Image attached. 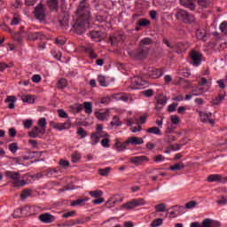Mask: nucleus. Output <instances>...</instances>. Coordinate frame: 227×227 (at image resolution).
<instances>
[{
    "mask_svg": "<svg viewBox=\"0 0 227 227\" xmlns=\"http://www.w3.org/2000/svg\"><path fill=\"white\" fill-rule=\"evenodd\" d=\"M132 84H135V86H145L146 84V81L143 80L142 77L135 76L131 80Z\"/></svg>",
    "mask_w": 227,
    "mask_h": 227,
    "instance_id": "aec40b11",
    "label": "nucleus"
},
{
    "mask_svg": "<svg viewBox=\"0 0 227 227\" xmlns=\"http://www.w3.org/2000/svg\"><path fill=\"white\" fill-rule=\"evenodd\" d=\"M98 81L99 82V86H103L104 88H107V86H109V82L106 80V76L102 74L98 75Z\"/></svg>",
    "mask_w": 227,
    "mask_h": 227,
    "instance_id": "393cba45",
    "label": "nucleus"
},
{
    "mask_svg": "<svg viewBox=\"0 0 227 227\" xmlns=\"http://www.w3.org/2000/svg\"><path fill=\"white\" fill-rule=\"evenodd\" d=\"M167 103H168V97L164 96L163 94H160L156 101L157 111H160L162 109V106H166Z\"/></svg>",
    "mask_w": 227,
    "mask_h": 227,
    "instance_id": "9b49d317",
    "label": "nucleus"
},
{
    "mask_svg": "<svg viewBox=\"0 0 227 227\" xmlns=\"http://www.w3.org/2000/svg\"><path fill=\"white\" fill-rule=\"evenodd\" d=\"M110 125H112V127H114V126L120 127L121 125V122H120V118H118V116H114Z\"/></svg>",
    "mask_w": 227,
    "mask_h": 227,
    "instance_id": "09e8293b",
    "label": "nucleus"
},
{
    "mask_svg": "<svg viewBox=\"0 0 227 227\" xmlns=\"http://www.w3.org/2000/svg\"><path fill=\"white\" fill-rule=\"evenodd\" d=\"M128 143L129 145H143V143H145V140H143L141 137H131L128 138Z\"/></svg>",
    "mask_w": 227,
    "mask_h": 227,
    "instance_id": "4be33fe9",
    "label": "nucleus"
},
{
    "mask_svg": "<svg viewBox=\"0 0 227 227\" xmlns=\"http://www.w3.org/2000/svg\"><path fill=\"white\" fill-rule=\"evenodd\" d=\"M29 40H43L45 38V35L41 32H35L28 35Z\"/></svg>",
    "mask_w": 227,
    "mask_h": 227,
    "instance_id": "412c9836",
    "label": "nucleus"
},
{
    "mask_svg": "<svg viewBox=\"0 0 227 227\" xmlns=\"http://www.w3.org/2000/svg\"><path fill=\"white\" fill-rule=\"evenodd\" d=\"M190 56L192 60V65L194 67H198L201 64V58H203V55H201V53H198V51L192 50Z\"/></svg>",
    "mask_w": 227,
    "mask_h": 227,
    "instance_id": "6e6552de",
    "label": "nucleus"
},
{
    "mask_svg": "<svg viewBox=\"0 0 227 227\" xmlns=\"http://www.w3.org/2000/svg\"><path fill=\"white\" fill-rule=\"evenodd\" d=\"M90 139H91V145H95L97 143L100 141V138L98 137V135H96L95 133L90 134Z\"/></svg>",
    "mask_w": 227,
    "mask_h": 227,
    "instance_id": "49530a36",
    "label": "nucleus"
},
{
    "mask_svg": "<svg viewBox=\"0 0 227 227\" xmlns=\"http://www.w3.org/2000/svg\"><path fill=\"white\" fill-rule=\"evenodd\" d=\"M77 134L82 139H84V137H86V136H88V132H86V130H84V129H82V128H78Z\"/></svg>",
    "mask_w": 227,
    "mask_h": 227,
    "instance_id": "5fc2aeb1",
    "label": "nucleus"
},
{
    "mask_svg": "<svg viewBox=\"0 0 227 227\" xmlns=\"http://www.w3.org/2000/svg\"><path fill=\"white\" fill-rule=\"evenodd\" d=\"M81 160V154L79 153H74L71 155V160L72 162H77L78 160Z\"/></svg>",
    "mask_w": 227,
    "mask_h": 227,
    "instance_id": "13d9d810",
    "label": "nucleus"
},
{
    "mask_svg": "<svg viewBox=\"0 0 227 227\" xmlns=\"http://www.w3.org/2000/svg\"><path fill=\"white\" fill-rule=\"evenodd\" d=\"M138 26L141 27H146L147 26H150V21L146 19H141L138 20Z\"/></svg>",
    "mask_w": 227,
    "mask_h": 227,
    "instance_id": "a18cd8bd",
    "label": "nucleus"
},
{
    "mask_svg": "<svg viewBox=\"0 0 227 227\" xmlns=\"http://www.w3.org/2000/svg\"><path fill=\"white\" fill-rule=\"evenodd\" d=\"M111 172V167H107L106 168H99L98 173L101 176H107Z\"/></svg>",
    "mask_w": 227,
    "mask_h": 227,
    "instance_id": "72a5a7b5",
    "label": "nucleus"
},
{
    "mask_svg": "<svg viewBox=\"0 0 227 227\" xmlns=\"http://www.w3.org/2000/svg\"><path fill=\"white\" fill-rule=\"evenodd\" d=\"M22 100L27 104H35V98H33L31 95L24 96Z\"/></svg>",
    "mask_w": 227,
    "mask_h": 227,
    "instance_id": "4c0bfd02",
    "label": "nucleus"
},
{
    "mask_svg": "<svg viewBox=\"0 0 227 227\" xmlns=\"http://www.w3.org/2000/svg\"><path fill=\"white\" fill-rule=\"evenodd\" d=\"M29 156H24L23 157V160H29L30 159H33V157H35V153H36V155H39V157L42 156V152H30L28 153Z\"/></svg>",
    "mask_w": 227,
    "mask_h": 227,
    "instance_id": "c03bdc74",
    "label": "nucleus"
},
{
    "mask_svg": "<svg viewBox=\"0 0 227 227\" xmlns=\"http://www.w3.org/2000/svg\"><path fill=\"white\" fill-rule=\"evenodd\" d=\"M75 14L78 18L91 20V12L90 11V4L87 0H82L78 4Z\"/></svg>",
    "mask_w": 227,
    "mask_h": 227,
    "instance_id": "f03ea898",
    "label": "nucleus"
},
{
    "mask_svg": "<svg viewBox=\"0 0 227 227\" xmlns=\"http://www.w3.org/2000/svg\"><path fill=\"white\" fill-rule=\"evenodd\" d=\"M26 184H27V182H26L25 180H21V181L18 180L14 183V187H24Z\"/></svg>",
    "mask_w": 227,
    "mask_h": 227,
    "instance_id": "69168bd1",
    "label": "nucleus"
},
{
    "mask_svg": "<svg viewBox=\"0 0 227 227\" xmlns=\"http://www.w3.org/2000/svg\"><path fill=\"white\" fill-rule=\"evenodd\" d=\"M9 150L10 152H12V153H16L17 150H19V146L17 145V143L10 144Z\"/></svg>",
    "mask_w": 227,
    "mask_h": 227,
    "instance_id": "864d4df0",
    "label": "nucleus"
},
{
    "mask_svg": "<svg viewBox=\"0 0 227 227\" xmlns=\"http://www.w3.org/2000/svg\"><path fill=\"white\" fill-rule=\"evenodd\" d=\"M152 43H153V40L150 37H145L140 41L139 46L136 51H129L128 54L137 61H143V59H146Z\"/></svg>",
    "mask_w": 227,
    "mask_h": 227,
    "instance_id": "f257e3e1",
    "label": "nucleus"
},
{
    "mask_svg": "<svg viewBox=\"0 0 227 227\" xmlns=\"http://www.w3.org/2000/svg\"><path fill=\"white\" fill-rule=\"evenodd\" d=\"M70 127H72V124L70 122V119H68L64 123H56L53 126V129H56L57 130H65V129H70Z\"/></svg>",
    "mask_w": 227,
    "mask_h": 227,
    "instance_id": "ddd939ff",
    "label": "nucleus"
},
{
    "mask_svg": "<svg viewBox=\"0 0 227 227\" xmlns=\"http://www.w3.org/2000/svg\"><path fill=\"white\" fill-rule=\"evenodd\" d=\"M145 160L148 162L150 159L146 156H135L129 159V162H131V164H135V166H139V164L145 162Z\"/></svg>",
    "mask_w": 227,
    "mask_h": 227,
    "instance_id": "9d476101",
    "label": "nucleus"
},
{
    "mask_svg": "<svg viewBox=\"0 0 227 227\" xmlns=\"http://www.w3.org/2000/svg\"><path fill=\"white\" fill-rule=\"evenodd\" d=\"M96 20L98 22H106V20H107V15L106 13H104V14L97 13Z\"/></svg>",
    "mask_w": 227,
    "mask_h": 227,
    "instance_id": "f704fd0d",
    "label": "nucleus"
},
{
    "mask_svg": "<svg viewBox=\"0 0 227 227\" xmlns=\"http://www.w3.org/2000/svg\"><path fill=\"white\" fill-rule=\"evenodd\" d=\"M38 125L39 127H41L42 129H45V127H47V121L45 120V118H41L38 121Z\"/></svg>",
    "mask_w": 227,
    "mask_h": 227,
    "instance_id": "e2e57ef3",
    "label": "nucleus"
},
{
    "mask_svg": "<svg viewBox=\"0 0 227 227\" xmlns=\"http://www.w3.org/2000/svg\"><path fill=\"white\" fill-rule=\"evenodd\" d=\"M122 207L127 208L128 210H132V208H136V205H134V200H132L131 201L123 204Z\"/></svg>",
    "mask_w": 227,
    "mask_h": 227,
    "instance_id": "de8ad7c7",
    "label": "nucleus"
},
{
    "mask_svg": "<svg viewBox=\"0 0 227 227\" xmlns=\"http://www.w3.org/2000/svg\"><path fill=\"white\" fill-rule=\"evenodd\" d=\"M83 107L85 109L86 114H91L93 113V103L91 102H84Z\"/></svg>",
    "mask_w": 227,
    "mask_h": 227,
    "instance_id": "b1692460",
    "label": "nucleus"
},
{
    "mask_svg": "<svg viewBox=\"0 0 227 227\" xmlns=\"http://www.w3.org/2000/svg\"><path fill=\"white\" fill-rule=\"evenodd\" d=\"M67 86V79L61 78L58 83H57V88L58 90H64V88Z\"/></svg>",
    "mask_w": 227,
    "mask_h": 227,
    "instance_id": "e433bc0d",
    "label": "nucleus"
},
{
    "mask_svg": "<svg viewBox=\"0 0 227 227\" xmlns=\"http://www.w3.org/2000/svg\"><path fill=\"white\" fill-rule=\"evenodd\" d=\"M176 19L179 20V22H184V24H192L196 18L194 15L187 12V11L179 9L176 13Z\"/></svg>",
    "mask_w": 227,
    "mask_h": 227,
    "instance_id": "20e7f679",
    "label": "nucleus"
},
{
    "mask_svg": "<svg viewBox=\"0 0 227 227\" xmlns=\"http://www.w3.org/2000/svg\"><path fill=\"white\" fill-rule=\"evenodd\" d=\"M89 194L90 196H91V198L98 199L102 196V194H104V192L100 190H96V191L89 192Z\"/></svg>",
    "mask_w": 227,
    "mask_h": 227,
    "instance_id": "473e14b6",
    "label": "nucleus"
},
{
    "mask_svg": "<svg viewBox=\"0 0 227 227\" xmlns=\"http://www.w3.org/2000/svg\"><path fill=\"white\" fill-rule=\"evenodd\" d=\"M109 143H111V140L109 138H104L101 141V145L102 146H104V148H109Z\"/></svg>",
    "mask_w": 227,
    "mask_h": 227,
    "instance_id": "774afa93",
    "label": "nucleus"
},
{
    "mask_svg": "<svg viewBox=\"0 0 227 227\" xmlns=\"http://www.w3.org/2000/svg\"><path fill=\"white\" fill-rule=\"evenodd\" d=\"M90 20H88L86 18L78 17L73 24V31L76 33V35H83V33H86V29L90 27Z\"/></svg>",
    "mask_w": 227,
    "mask_h": 227,
    "instance_id": "7ed1b4c3",
    "label": "nucleus"
},
{
    "mask_svg": "<svg viewBox=\"0 0 227 227\" xmlns=\"http://www.w3.org/2000/svg\"><path fill=\"white\" fill-rule=\"evenodd\" d=\"M91 40L93 42H100V32L98 31H92L90 33Z\"/></svg>",
    "mask_w": 227,
    "mask_h": 227,
    "instance_id": "c85d7f7f",
    "label": "nucleus"
},
{
    "mask_svg": "<svg viewBox=\"0 0 227 227\" xmlns=\"http://www.w3.org/2000/svg\"><path fill=\"white\" fill-rule=\"evenodd\" d=\"M180 4L182 6H184V8H189V10L194 11L196 8V4H194V2L192 0H180Z\"/></svg>",
    "mask_w": 227,
    "mask_h": 227,
    "instance_id": "2eb2a0df",
    "label": "nucleus"
},
{
    "mask_svg": "<svg viewBox=\"0 0 227 227\" xmlns=\"http://www.w3.org/2000/svg\"><path fill=\"white\" fill-rule=\"evenodd\" d=\"M6 104L8 105L9 109H15V102H17V97L9 96L5 99Z\"/></svg>",
    "mask_w": 227,
    "mask_h": 227,
    "instance_id": "a211bd4d",
    "label": "nucleus"
},
{
    "mask_svg": "<svg viewBox=\"0 0 227 227\" xmlns=\"http://www.w3.org/2000/svg\"><path fill=\"white\" fill-rule=\"evenodd\" d=\"M164 223V219L163 218H157V219H154L150 226L151 227H159V226H162V224Z\"/></svg>",
    "mask_w": 227,
    "mask_h": 227,
    "instance_id": "c756f323",
    "label": "nucleus"
},
{
    "mask_svg": "<svg viewBox=\"0 0 227 227\" xmlns=\"http://www.w3.org/2000/svg\"><path fill=\"white\" fill-rule=\"evenodd\" d=\"M197 3L200 8H208L210 6V0H197Z\"/></svg>",
    "mask_w": 227,
    "mask_h": 227,
    "instance_id": "2f4dec72",
    "label": "nucleus"
},
{
    "mask_svg": "<svg viewBox=\"0 0 227 227\" xmlns=\"http://www.w3.org/2000/svg\"><path fill=\"white\" fill-rule=\"evenodd\" d=\"M88 197H85L84 199H78L76 200H72L71 201V207H77L79 205H82L83 203H85V201H88Z\"/></svg>",
    "mask_w": 227,
    "mask_h": 227,
    "instance_id": "a878e982",
    "label": "nucleus"
},
{
    "mask_svg": "<svg viewBox=\"0 0 227 227\" xmlns=\"http://www.w3.org/2000/svg\"><path fill=\"white\" fill-rule=\"evenodd\" d=\"M58 22L62 29H68V24L70 22V16L67 12H62L58 17Z\"/></svg>",
    "mask_w": 227,
    "mask_h": 227,
    "instance_id": "423d86ee",
    "label": "nucleus"
},
{
    "mask_svg": "<svg viewBox=\"0 0 227 227\" xmlns=\"http://www.w3.org/2000/svg\"><path fill=\"white\" fill-rule=\"evenodd\" d=\"M23 126L26 129H31V127H33V120H31V119L25 120L23 121Z\"/></svg>",
    "mask_w": 227,
    "mask_h": 227,
    "instance_id": "bf43d9fd",
    "label": "nucleus"
},
{
    "mask_svg": "<svg viewBox=\"0 0 227 227\" xmlns=\"http://www.w3.org/2000/svg\"><path fill=\"white\" fill-rule=\"evenodd\" d=\"M185 168V165H184L183 162H179L177 164H175L173 166H170L171 171H180V169H184Z\"/></svg>",
    "mask_w": 227,
    "mask_h": 227,
    "instance_id": "7c9ffc66",
    "label": "nucleus"
},
{
    "mask_svg": "<svg viewBox=\"0 0 227 227\" xmlns=\"http://www.w3.org/2000/svg\"><path fill=\"white\" fill-rule=\"evenodd\" d=\"M199 114L200 117V121H202V123H207V121H208V118L212 116V113L200 112Z\"/></svg>",
    "mask_w": 227,
    "mask_h": 227,
    "instance_id": "5701e85b",
    "label": "nucleus"
},
{
    "mask_svg": "<svg viewBox=\"0 0 227 227\" xmlns=\"http://www.w3.org/2000/svg\"><path fill=\"white\" fill-rule=\"evenodd\" d=\"M146 132L148 134H155L156 136H160V134H162V132L158 127L149 128L146 129Z\"/></svg>",
    "mask_w": 227,
    "mask_h": 227,
    "instance_id": "cd10ccee",
    "label": "nucleus"
},
{
    "mask_svg": "<svg viewBox=\"0 0 227 227\" xmlns=\"http://www.w3.org/2000/svg\"><path fill=\"white\" fill-rule=\"evenodd\" d=\"M85 52H88L90 58H91V59H97V58H98V55H97V53H95V51L91 48H86Z\"/></svg>",
    "mask_w": 227,
    "mask_h": 227,
    "instance_id": "c9c22d12",
    "label": "nucleus"
},
{
    "mask_svg": "<svg viewBox=\"0 0 227 227\" xmlns=\"http://www.w3.org/2000/svg\"><path fill=\"white\" fill-rule=\"evenodd\" d=\"M207 182H221L222 184H226L227 176L223 178L221 175H210L207 177Z\"/></svg>",
    "mask_w": 227,
    "mask_h": 227,
    "instance_id": "f8f14e48",
    "label": "nucleus"
},
{
    "mask_svg": "<svg viewBox=\"0 0 227 227\" xmlns=\"http://www.w3.org/2000/svg\"><path fill=\"white\" fill-rule=\"evenodd\" d=\"M38 219L41 223H43V224H51L56 221V216L51 215V213H43L39 215Z\"/></svg>",
    "mask_w": 227,
    "mask_h": 227,
    "instance_id": "0eeeda50",
    "label": "nucleus"
},
{
    "mask_svg": "<svg viewBox=\"0 0 227 227\" xmlns=\"http://www.w3.org/2000/svg\"><path fill=\"white\" fill-rule=\"evenodd\" d=\"M224 100V96L219 95V97H216L215 99H213L212 104L213 106H219Z\"/></svg>",
    "mask_w": 227,
    "mask_h": 227,
    "instance_id": "a19ab883",
    "label": "nucleus"
},
{
    "mask_svg": "<svg viewBox=\"0 0 227 227\" xmlns=\"http://www.w3.org/2000/svg\"><path fill=\"white\" fill-rule=\"evenodd\" d=\"M203 93H205V90L203 88H199L197 90H192V97H198L200 95H203Z\"/></svg>",
    "mask_w": 227,
    "mask_h": 227,
    "instance_id": "79ce46f5",
    "label": "nucleus"
},
{
    "mask_svg": "<svg viewBox=\"0 0 227 227\" xmlns=\"http://www.w3.org/2000/svg\"><path fill=\"white\" fill-rule=\"evenodd\" d=\"M5 176L6 178H11V180H14L15 182L20 180V174L19 172L6 171Z\"/></svg>",
    "mask_w": 227,
    "mask_h": 227,
    "instance_id": "4468645a",
    "label": "nucleus"
},
{
    "mask_svg": "<svg viewBox=\"0 0 227 227\" xmlns=\"http://www.w3.org/2000/svg\"><path fill=\"white\" fill-rule=\"evenodd\" d=\"M207 36V31L206 30H198L197 31V38L199 40H203Z\"/></svg>",
    "mask_w": 227,
    "mask_h": 227,
    "instance_id": "3c124183",
    "label": "nucleus"
},
{
    "mask_svg": "<svg viewBox=\"0 0 227 227\" xmlns=\"http://www.w3.org/2000/svg\"><path fill=\"white\" fill-rule=\"evenodd\" d=\"M133 203L135 207H142L143 205H146V200H145V199H133Z\"/></svg>",
    "mask_w": 227,
    "mask_h": 227,
    "instance_id": "58836bf2",
    "label": "nucleus"
},
{
    "mask_svg": "<svg viewBox=\"0 0 227 227\" xmlns=\"http://www.w3.org/2000/svg\"><path fill=\"white\" fill-rule=\"evenodd\" d=\"M114 98H116L117 100H122L123 102L129 101V97L123 95V94H114Z\"/></svg>",
    "mask_w": 227,
    "mask_h": 227,
    "instance_id": "37998d69",
    "label": "nucleus"
},
{
    "mask_svg": "<svg viewBox=\"0 0 227 227\" xmlns=\"http://www.w3.org/2000/svg\"><path fill=\"white\" fill-rule=\"evenodd\" d=\"M170 121H172L173 125H178V123H180V118L178 115H171Z\"/></svg>",
    "mask_w": 227,
    "mask_h": 227,
    "instance_id": "680f3d73",
    "label": "nucleus"
},
{
    "mask_svg": "<svg viewBox=\"0 0 227 227\" xmlns=\"http://www.w3.org/2000/svg\"><path fill=\"white\" fill-rule=\"evenodd\" d=\"M173 49H176L177 54H181V52H184V51H185V46L184 45V43H177L175 44Z\"/></svg>",
    "mask_w": 227,
    "mask_h": 227,
    "instance_id": "bb28decb",
    "label": "nucleus"
},
{
    "mask_svg": "<svg viewBox=\"0 0 227 227\" xmlns=\"http://www.w3.org/2000/svg\"><path fill=\"white\" fill-rule=\"evenodd\" d=\"M58 114L60 118H68V114H67V112H65L63 109H59Z\"/></svg>",
    "mask_w": 227,
    "mask_h": 227,
    "instance_id": "0e129e2a",
    "label": "nucleus"
},
{
    "mask_svg": "<svg viewBox=\"0 0 227 227\" xmlns=\"http://www.w3.org/2000/svg\"><path fill=\"white\" fill-rule=\"evenodd\" d=\"M163 74H164V72H162L161 69H153L149 74V77H151V79H159V77H162Z\"/></svg>",
    "mask_w": 227,
    "mask_h": 227,
    "instance_id": "6ab92c4d",
    "label": "nucleus"
},
{
    "mask_svg": "<svg viewBox=\"0 0 227 227\" xmlns=\"http://www.w3.org/2000/svg\"><path fill=\"white\" fill-rule=\"evenodd\" d=\"M129 140L125 141L124 143H121L120 141H117L115 144H114V146L117 150V152H123V150H126L127 149V146H129Z\"/></svg>",
    "mask_w": 227,
    "mask_h": 227,
    "instance_id": "f3484780",
    "label": "nucleus"
},
{
    "mask_svg": "<svg viewBox=\"0 0 227 227\" xmlns=\"http://www.w3.org/2000/svg\"><path fill=\"white\" fill-rule=\"evenodd\" d=\"M220 29L222 33H224V35H227V22L224 21L220 25Z\"/></svg>",
    "mask_w": 227,
    "mask_h": 227,
    "instance_id": "338daca9",
    "label": "nucleus"
},
{
    "mask_svg": "<svg viewBox=\"0 0 227 227\" xmlns=\"http://www.w3.org/2000/svg\"><path fill=\"white\" fill-rule=\"evenodd\" d=\"M200 227H212V220L210 218L204 219Z\"/></svg>",
    "mask_w": 227,
    "mask_h": 227,
    "instance_id": "603ef678",
    "label": "nucleus"
},
{
    "mask_svg": "<svg viewBox=\"0 0 227 227\" xmlns=\"http://www.w3.org/2000/svg\"><path fill=\"white\" fill-rule=\"evenodd\" d=\"M95 116H96V118H98V120L104 121V120H106V118H107V113L95 112Z\"/></svg>",
    "mask_w": 227,
    "mask_h": 227,
    "instance_id": "ea45409f",
    "label": "nucleus"
},
{
    "mask_svg": "<svg viewBox=\"0 0 227 227\" xmlns=\"http://www.w3.org/2000/svg\"><path fill=\"white\" fill-rule=\"evenodd\" d=\"M40 134L41 136H43L45 134V129H39L38 126L34 127L33 129L30 132H28L29 137L34 138L38 137Z\"/></svg>",
    "mask_w": 227,
    "mask_h": 227,
    "instance_id": "1a4fd4ad",
    "label": "nucleus"
},
{
    "mask_svg": "<svg viewBox=\"0 0 227 227\" xmlns=\"http://www.w3.org/2000/svg\"><path fill=\"white\" fill-rule=\"evenodd\" d=\"M34 16L36 20L43 22L47 19V6L43 3L38 4L34 9Z\"/></svg>",
    "mask_w": 227,
    "mask_h": 227,
    "instance_id": "39448f33",
    "label": "nucleus"
},
{
    "mask_svg": "<svg viewBox=\"0 0 227 227\" xmlns=\"http://www.w3.org/2000/svg\"><path fill=\"white\" fill-rule=\"evenodd\" d=\"M176 107H178V103H172L168 106V112L175 113V111H176Z\"/></svg>",
    "mask_w": 227,
    "mask_h": 227,
    "instance_id": "6e6d98bb",
    "label": "nucleus"
},
{
    "mask_svg": "<svg viewBox=\"0 0 227 227\" xmlns=\"http://www.w3.org/2000/svg\"><path fill=\"white\" fill-rule=\"evenodd\" d=\"M156 212H166V204L160 203L155 206Z\"/></svg>",
    "mask_w": 227,
    "mask_h": 227,
    "instance_id": "8fccbe9b",
    "label": "nucleus"
},
{
    "mask_svg": "<svg viewBox=\"0 0 227 227\" xmlns=\"http://www.w3.org/2000/svg\"><path fill=\"white\" fill-rule=\"evenodd\" d=\"M198 205V202L196 200H191L185 204V208L191 209L194 208Z\"/></svg>",
    "mask_w": 227,
    "mask_h": 227,
    "instance_id": "052dcab7",
    "label": "nucleus"
},
{
    "mask_svg": "<svg viewBox=\"0 0 227 227\" xmlns=\"http://www.w3.org/2000/svg\"><path fill=\"white\" fill-rule=\"evenodd\" d=\"M46 4L51 12H57L58 7L59 6L58 0H47Z\"/></svg>",
    "mask_w": 227,
    "mask_h": 227,
    "instance_id": "dca6fc26",
    "label": "nucleus"
},
{
    "mask_svg": "<svg viewBox=\"0 0 227 227\" xmlns=\"http://www.w3.org/2000/svg\"><path fill=\"white\" fill-rule=\"evenodd\" d=\"M76 214H77V211L73 210V211H69V212H67V213H64V214L62 215V217H63L64 219H68V217H73V215H75Z\"/></svg>",
    "mask_w": 227,
    "mask_h": 227,
    "instance_id": "4d7b16f0",
    "label": "nucleus"
}]
</instances>
